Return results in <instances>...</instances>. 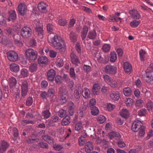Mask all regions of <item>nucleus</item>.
<instances>
[{
    "mask_svg": "<svg viewBox=\"0 0 153 153\" xmlns=\"http://www.w3.org/2000/svg\"><path fill=\"white\" fill-rule=\"evenodd\" d=\"M48 40L50 45L55 49L61 52L65 51L64 42L60 37L55 35L49 38Z\"/></svg>",
    "mask_w": 153,
    "mask_h": 153,
    "instance_id": "1",
    "label": "nucleus"
},
{
    "mask_svg": "<svg viewBox=\"0 0 153 153\" xmlns=\"http://www.w3.org/2000/svg\"><path fill=\"white\" fill-rule=\"evenodd\" d=\"M25 53L27 58L30 60L34 61L37 57L38 53L36 51L29 48L26 50Z\"/></svg>",
    "mask_w": 153,
    "mask_h": 153,
    "instance_id": "2",
    "label": "nucleus"
},
{
    "mask_svg": "<svg viewBox=\"0 0 153 153\" xmlns=\"http://www.w3.org/2000/svg\"><path fill=\"white\" fill-rule=\"evenodd\" d=\"M20 85L21 88V95L22 97L26 96L28 91L29 84L27 80H22L20 82Z\"/></svg>",
    "mask_w": 153,
    "mask_h": 153,
    "instance_id": "3",
    "label": "nucleus"
},
{
    "mask_svg": "<svg viewBox=\"0 0 153 153\" xmlns=\"http://www.w3.org/2000/svg\"><path fill=\"white\" fill-rule=\"evenodd\" d=\"M21 33L22 36L23 38L27 39L31 36L32 30L30 27L25 26L22 28Z\"/></svg>",
    "mask_w": 153,
    "mask_h": 153,
    "instance_id": "4",
    "label": "nucleus"
},
{
    "mask_svg": "<svg viewBox=\"0 0 153 153\" xmlns=\"http://www.w3.org/2000/svg\"><path fill=\"white\" fill-rule=\"evenodd\" d=\"M7 54L8 59L10 61L15 62L18 58L17 53L15 51H10L7 53Z\"/></svg>",
    "mask_w": 153,
    "mask_h": 153,
    "instance_id": "5",
    "label": "nucleus"
},
{
    "mask_svg": "<svg viewBox=\"0 0 153 153\" xmlns=\"http://www.w3.org/2000/svg\"><path fill=\"white\" fill-rule=\"evenodd\" d=\"M105 72L108 74H115L117 72V68L111 65H107L104 68Z\"/></svg>",
    "mask_w": 153,
    "mask_h": 153,
    "instance_id": "6",
    "label": "nucleus"
},
{
    "mask_svg": "<svg viewBox=\"0 0 153 153\" xmlns=\"http://www.w3.org/2000/svg\"><path fill=\"white\" fill-rule=\"evenodd\" d=\"M142 123L139 120L135 121L133 124L131 126L132 130L134 132H137L141 127Z\"/></svg>",
    "mask_w": 153,
    "mask_h": 153,
    "instance_id": "7",
    "label": "nucleus"
},
{
    "mask_svg": "<svg viewBox=\"0 0 153 153\" xmlns=\"http://www.w3.org/2000/svg\"><path fill=\"white\" fill-rule=\"evenodd\" d=\"M70 57L72 64L78 65L80 63V61L78 57L74 53H71Z\"/></svg>",
    "mask_w": 153,
    "mask_h": 153,
    "instance_id": "8",
    "label": "nucleus"
},
{
    "mask_svg": "<svg viewBox=\"0 0 153 153\" xmlns=\"http://www.w3.org/2000/svg\"><path fill=\"white\" fill-rule=\"evenodd\" d=\"M120 94L116 91H111L110 94V98L113 100L117 101L120 98Z\"/></svg>",
    "mask_w": 153,
    "mask_h": 153,
    "instance_id": "9",
    "label": "nucleus"
},
{
    "mask_svg": "<svg viewBox=\"0 0 153 153\" xmlns=\"http://www.w3.org/2000/svg\"><path fill=\"white\" fill-rule=\"evenodd\" d=\"M129 13L131 16V18L134 19H139L141 17L140 14L134 9L130 10Z\"/></svg>",
    "mask_w": 153,
    "mask_h": 153,
    "instance_id": "10",
    "label": "nucleus"
},
{
    "mask_svg": "<svg viewBox=\"0 0 153 153\" xmlns=\"http://www.w3.org/2000/svg\"><path fill=\"white\" fill-rule=\"evenodd\" d=\"M56 75V71L53 69L48 71L47 74V79L50 81H53Z\"/></svg>",
    "mask_w": 153,
    "mask_h": 153,
    "instance_id": "11",
    "label": "nucleus"
},
{
    "mask_svg": "<svg viewBox=\"0 0 153 153\" xmlns=\"http://www.w3.org/2000/svg\"><path fill=\"white\" fill-rule=\"evenodd\" d=\"M48 5L45 3L41 2L38 5V8L39 10L41 12L45 13L47 11L46 7Z\"/></svg>",
    "mask_w": 153,
    "mask_h": 153,
    "instance_id": "12",
    "label": "nucleus"
},
{
    "mask_svg": "<svg viewBox=\"0 0 153 153\" xmlns=\"http://www.w3.org/2000/svg\"><path fill=\"white\" fill-rule=\"evenodd\" d=\"M18 10L20 15H24L27 11L25 5L23 4H20L18 7Z\"/></svg>",
    "mask_w": 153,
    "mask_h": 153,
    "instance_id": "13",
    "label": "nucleus"
},
{
    "mask_svg": "<svg viewBox=\"0 0 153 153\" xmlns=\"http://www.w3.org/2000/svg\"><path fill=\"white\" fill-rule=\"evenodd\" d=\"M93 146L92 143L90 141L87 142L85 146V152L86 153H90L93 150Z\"/></svg>",
    "mask_w": 153,
    "mask_h": 153,
    "instance_id": "14",
    "label": "nucleus"
},
{
    "mask_svg": "<svg viewBox=\"0 0 153 153\" xmlns=\"http://www.w3.org/2000/svg\"><path fill=\"white\" fill-rule=\"evenodd\" d=\"M120 115L125 119H127L130 116L128 111L126 108L122 109L120 112Z\"/></svg>",
    "mask_w": 153,
    "mask_h": 153,
    "instance_id": "15",
    "label": "nucleus"
},
{
    "mask_svg": "<svg viewBox=\"0 0 153 153\" xmlns=\"http://www.w3.org/2000/svg\"><path fill=\"white\" fill-rule=\"evenodd\" d=\"M97 58L98 61L100 63H106L109 61V58L108 57L104 55H102L100 54Z\"/></svg>",
    "mask_w": 153,
    "mask_h": 153,
    "instance_id": "16",
    "label": "nucleus"
},
{
    "mask_svg": "<svg viewBox=\"0 0 153 153\" xmlns=\"http://www.w3.org/2000/svg\"><path fill=\"white\" fill-rule=\"evenodd\" d=\"M8 133L10 135L13 134L15 137H17L19 134L17 129L16 127L10 128L8 130Z\"/></svg>",
    "mask_w": 153,
    "mask_h": 153,
    "instance_id": "17",
    "label": "nucleus"
},
{
    "mask_svg": "<svg viewBox=\"0 0 153 153\" xmlns=\"http://www.w3.org/2000/svg\"><path fill=\"white\" fill-rule=\"evenodd\" d=\"M10 71L14 72H17L19 70V66L15 63H12L10 65Z\"/></svg>",
    "mask_w": 153,
    "mask_h": 153,
    "instance_id": "18",
    "label": "nucleus"
},
{
    "mask_svg": "<svg viewBox=\"0 0 153 153\" xmlns=\"http://www.w3.org/2000/svg\"><path fill=\"white\" fill-rule=\"evenodd\" d=\"M28 75V71L27 69L24 68L20 70L19 77L21 78H25L27 77Z\"/></svg>",
    "mask_w": 153,
    "mask_h": 153,
    "instance_id": "19",
    "label": "nucleus"
},
{
    "mask_svg": "<svg viewBox=\"0 0 153 153\" xmlns=\"http://www.w3.org/2000/svg\"><path fill=\"white\" fill-rule=\"evenodd\" d=\"M82 95L85 99H88L90 98V92L88 89L87 88H84L82 91Z\"/></svg>",
    "mask_w": 153,
    "mask_h": 153,
    "instance_id": "20",
    "label": "nucleus"
},
{
    "mask_svg": "<svg viewBox=\"0 0 153 153\" xmlns=\"http://www.w3.org/2000/svg\"><path fill=\"white\" fill-rule=\"evenodd\" d=\"M123 68L125 72L127 73H130L132 70L131 65L127 62H126L124 63Z\"/></svg>",
    "mask_w": 153,
    "mask_h": 153,
    "instance_id": "21",
    "label": "nucleus"
},
{
    "mask_svg": "<svg viewBox=\"0 0 153 153\" xmlns=\"http://www.w3.org/2000/svg\"><path fill=\"white\" fill-rule=\"evenodd\" d=\"M48 62V59L45 56H41L39 57L38 59V62L40 65H44L46 64Z\"/></svg>",
    "mask_w": 153,
    "mask_h": 153,
    "instance_id": "22",
    "label": "nucleus"
},
{
    "mask_svg": "<svg viewBox=\"0 0 153 153\" xmlns=\"http://www.w3.org/2000/svg\"><path fill=\"white\" fill-rule=\"evenodd\" d=\"M97 37V33L95 30H93L89 31L87 37L90 39H94Z\"/></svg>",
    "mask_w": 153,
    "mask_h": 153,
    "instance_id": "23",
    "label": "nucleus"
},
{
    "mask_svg": "<svg viewBox=\"0 0 153 153\" xmlns=\"http://www.w3.org/2000/svg\"><path fill=\"white\" fill-rule=\"evenodd\" d=\"M146 81L150 84H153V74L151 73H149L146 76Z\"/></svg>",
    "mask_w": 153,
    "mask_h": 153,
    "instance_id": "24",
    "label": "nucleus"
},
{
    "mask_svg": "<svg viewBox=\"0 0 153 153\" xmlns=\"http://www.w3.org/2000/svg\"><path fill=\"white\" fill-rule=\"evenodd\" d=\"M35 30L39 37L42 39L43 37L44 33L42 27L36 28V29H35Z\"/></svg>",
    "mask_w": 153,
    "mask_h": 153,
    "instance_id": "25",
    "label": "nucleus"
},
{
    "mask_svg": "<svg viewBox=\"0 0 153 153\" xmlns=\"http://www.w3.org/2000/svg\"><path fill=\"white\" fill-rule=\"evenodd\" d=\"M71 122V118L70 117L66 116L62 120L61 124L63 126H66L68 125Z\"/></svg>",
    "mask_w": 153,
    "mask_h": 153,
    "instance_id": "26",
    "label": "nucleus"
},
{
    "mask_svg": "<svg viewBox=\"0 0 153 153\" xmlns=\"http://www.w3.org/2000/svg\"><path fill=\"white\" fill-rule=\"evenodd\" d=\"M47 93L50 97H53L55 96L56 92L55 90V88L53 87H49L48 89V90Z\"/></svg>",
    "mask_w": 153,
    "mask_h": 153,
    "instance_id": "27",
    "label": "nucleus"
},
{
    "mask_svg": "<svg viewBox=\"0 0 153 153\" xmlns=\"http://www.w3.org/2000/svg\"><path fill=\"white\" fill-rule=\"evenodd\" d=\"M9 83L10 87H13L16 85L17 83L16 79L13 77H11L9 79Z\"/></svg>",
    "mask_w": 153,
    "mask_h": 153,
    "instance_id": "28",
    "label": "nucleus"
},
{
    "mask_svg": "<svg viewBox=\"0 0 153 153\" xmlns=\"http://www.w3.org/2000/svg\"><path fill=\"white\" fill-rule=\"evenodd\" d=\"M42 138L50 144H52L53 143V139L48 135H43L42 136Z\"/></svg>",
    "mask_w": 153,
    "mask_h": 153,
    "instance_id": "29",
    "label": "nucleus"
},
{
    "mask_svg": "<svg viewBox=\"0 0 153 153\" xmlns=\"http://www.w3.org/2000/svg\"><path fill=\"white\" fill-rule=\"evenodd\" d=\"M96 119L97 122L100 124L103 123L106 120L105 117L102 115H100L97 117Z\"/></svg>",
    "mask_w": 153,
    "mask_h": 153,
    "instance_id": "30",
    "label": "nucleus"
},
{
    "mask_svg": "<svg viewBox=\"0 0 153 153\" xmlns=\"http://www.w3.org/2000/svg\"><path fill=\"white\" fill-rule=\"evenodd\" d=\"M90 108L91 110V113L92 115L96 116L99 114V110L97 107H94Z\"/></svg>",
    "mask_w": 153,
    "mask_h": 153,
    "instance_id": "31",
    "label": "nucleus"
},
{
    "mask_svg": "<svg viewBox=\"0 0 153 153\" xmlns=\"http://www.w3.org/2000/svg\"><path fill=\"white\" fill-rule=\"evenodd\" d=\"M9 17L14 20L16 19V15L15 11L14 10H11L9 12Z\"/></svg>",
    "mask_w": 153,
    "mask_h": 153,
    "instance_id": "32",
    "label": "nucleus"
},
{
    "mask_svg": "<svg viewBox=\"0 0 153 153\" xmlns=\"http://www.w3.org/2000/svg\"><path fill=\"white\" fill-rule=\"evenodd\" d=\"M80 88V87H79L78 88H76L74 91V95L76 98L78 99L80 97L81 93Z\"/></svg>",
    "mask_w": 153,
    "mask_h": 153,
    "instance_id": "33",
    "label": "nucleus"
},
{
    "mask_svg": "<svg viewBox=\"0 0 153 153\" xmlns=\"http://www.w3.org/2000/svg\"><path fill=\"white\" fill-rule=\"evenodd\" d=\"M110 61L112 62H114L117 59L116 53L115 52H111L110 53Z\"/></svg>",
    "mask_w": 153,
    "mask_h": 153,
    "instance_id": "34",
    "label": "nucleus"
},
{
    "mask_svg": "<svg viewBox=\"0 0 153 153\" xmlns=\"http://www.w3.org/2000/svg\"><path fill=\"white\" fill-rule=\"evenodd\" d=\"M140 22V20H134L130 22V25L132 27L135 28L138 26Z\"/></svg>",
    "mask_w": 153,
    "mask_h": 153,
    "instance_id": "35",
    "label": "nucleus"
},
{
    "mask_svg": "<svg viewBox=\"0 0 153 153\" xmlns=\"http://www.w3.org/2000/svg\"><path fill=\"white\" fill-rule=\"evenodd\" d=\"M123 93L125 95L128 96L131 94V91L129 87H126L123 89Z\"/></svg>",
    "mask_w": 153,
    "mask_h": 153,
    "instance_id": "36",
    "label": "nucleus"
},
{
    "mask_svg": "<svg viewBox=\"0 0 153 153\" xmlns=\"http://www.w3.org/2000/svg\"><path fill=\"white\" fill-rule=\"evenodd\" d=\"M100 89V87L98 84H94L92 88V91L94 94H97Z\"/></svg>",
    "mask_w": 153,
    "mask_h": 153,
    "instance_id": "37",
    "label": "nucleus"
},
{
    "mask_svg": "<svg viewBox=\"0 0 153 153\" xmlns=\"http://www.w3.org/2000/svg\"><path fill=\"white\" fill-rule=\"evenodd\" d=\"M70 40L73 42H76L77 40V36L73 32H71L69 35Z\"/></svg>",
    "mask_w": 153,
    "mask_h": 153,
    "instance_id": "38",
    "label": "nucleus"
},
{
    "mask_svg": "<svg viewBox=\"0 0 153 153\" xmlns=\"http://www.w3.org/2000/svg\"><path fill=\"white\" fill-rule=\"evenodd\" d=\"M138 115L140 116H145L147 114V110L145 108H142L139 110Z\"/></svg>",
    "mask_w": 153,
    "mask_h": 153,
    "instance_id": "39",
    "label": "nucleus"
},
{
    "mask_svg": "<svg viewBox=\"0 0 153 153\" xmlns=\"http://www.w3.org/2000/svg\"><path fill=\"white\" fill-rule=\"evenodd\" d=\"M55 63L57 66L61 67L63 66L64 63L62 59L59 58L56 59Z\"/></svg>",
    "mask_w": 153,
    "mask_h": 153,
    "instance_id": "40",
    "label": "nucleus"
},
{
    "mask_svg": "<svg viewBox=\"0 0 153 153\" xmlns=\"http://www.w3.org/2000/svg\"><path fill=\"white\" fill-rule=\"evenodd\" d=\"M68 94L67 89L63 86H61L59 89V94L66 95Z\"/></svg>",
    "mask_w": 153,
    "mask_h": 153,
    "instance_id": "41",
    "label": "nucleus"
},
{
    "mask_svg": "<svg viewBox=\"0 0 153 153\" xmlns=\"http://www.w3.org/2000/svg\"><path fill=\"white\" fill-rule=\"evenodd\" d=\"M55 81L57 85H60L62 83V77L59 75H57L55 77Z\"/></svg>",
    "mask_w": 153,
    "mask_h": 153,
    "instance_id": "42",
    "label": "nucleus"
},
{
    "mask_svg": "<svg viewBox=\"0 0 153 153\" xmlns=\"http://www.w3.org/2000/svg\"><path fill=\"white\" fill-rule=\"evenodd\" d=\"M108 84L112 88H115L117 87V81L112 79Z\"/></svg>",
    "mask_w": 153,
    "mask_h": 153,
    "instance_id": "43",
    "label": "nucleus"
},
{
    "mask_svg": "<svg viewBox=\"0 0 153 153\" xmlns=\"http://www.w3.org/2000/svg\"><path fill=\"white\" fill-rule=\"evenodd\" d=\"M58 23L59 25L64 26L67 24V20L64 19H61L58 20Z\"/></svg>",
    "mask_w": 153,
    "mask_h": 153,
    "instance_id": "44",
    "label": "nucleus"
},
{
    "mask_svg": "<svg viewBox=\"0 0 153 153\" xmlns=\"http://www.w3.org/2000/svg\"><path fill=\"white\" fill-rule=\"evenodd\" d=\"M60 96L59 100L62 104H63L66 102V95L59 94Z\"/></svg>",
    "mask_w": 153,
    "mask_h": 153,
    "instance_id": "45",
    "label": "nucleus"
},
{
    "mask_svg": "<svg viewBox=\"0 0 153 153\" xmlns=\"http://www.w3.org/2000/svg\"><path fill=\"white\" fill-rule=\"evenodd\" d=\"M96 100L95 99L92 98L89 101V106L90 108L96 107L95 105L96 104Z\"/></svg>",
    "mask_w": 153,
    "mask_h": 153,
    "instance_id": "46",
    "label": "nucleus"
},
{
    "mask_svg": "<svg viewBox=\"0 0 153 153\" xmlns=\"http://www.w3.org/2000/svg\"><path fill=\"white\" fill-rule=\"evenodd\" d=\"M102 78L103 79L104 81L108 84L109 83L111 80V78L108 75L105 74L103 75Z\"/></svg>",
    "mask_w": 153,
    "mask_h": 153,
    "instance_id": "47",
    "label": "nucleus"
},
{
    "mask_svg": "<svg viewBox=\"0 0 153 153\" xmlns=\"http://www.w3.org/2000/svg\"><path fill=\"white\" fill-rule=\"evenodd\" d=\"M138 136L140 137H143L145 134V129L144 126H141L140 129L139 130Z\"/></svg>",
    "mask_w": 153,
    "mask_h": 153,
    "instance_id": "48",
    "label": "nucleus"
},
{
    "mask_svg": "<svg viewBox=\"0 0 153 153\" xmlns=\"http://www.w3.org/2000/svg\"><path fill=\"white\" fill-rule=\"evenodd\" d=\"M37 68V65L36 64H32L29 67V70L30 72H33L36 71Z\"/></svg>",
    "mask_w": 153,
    "mask_h": 153,
    "instance_id": "49",
    "label": "nucleus"
},
{
    "mask_svg": "<svg viewBox=\"0 0 153 153\" xmlns=\"http://www.w3.org/2000/svg\"><path fill=\"white\" fill-rule=\"evenodd\" d=\"M83 71L87 73H89L91 71V67L88 65H83Z\"/></svg>",
    "mask_w": 153,
    "mask_h": 153,
    "instance_id": "50",
    "label": "nucleus"
},
{
    "mask_svg": "<svg viewBox=\"0 0 153 153\" xmlns=\"http://www.w3.org/2000/svg\"><path fill=\"white\" fill-rule=\"evenodd\" d=\"M146 54L145 51L143 50H141L139 51V55L140 59L141 61H143L145 58V55Z\"/></svg>",
    "mask_w": 153,
    "mask_h": 153,
    "instance_id": "51",
    "label": "nucleus"
},
{
    "mask_svg": "<svg viewBox=\"0 0 153 153\" xmlns=\"http://www.w3.org/2000/svg\"><path fill=\"white\" fill-rule=\"evenodd\" d=\"M69 74L71 77L74 79H75L76 78V75L74 68H70Z\"/></svg>",
    "mask_w": 153,
    "mask_h": 153,
    "instance_id": "52",
    "label": "nucleus"
},
{
    "mask_svg": "<svg viewBox=\"0 0 153 153\" xmlns=\"http://www.w3.org/2000/svg\"><path fill=\"white\" fill-rule=\"evenodd\" d=\"M115 107V105L111 103H108L107 105V110L108 111H112Z\"/></svg>",
    "mask_w": 153,
    "mask_h": 153,
    "instance_id": "53",
    "label": "nucleus"
},
{
    "mask_svg": "<svg viewBox=\"0 0 153 153\" xmlns=\"http://www.w3.org/2000/svg\"><path fill=\"white\" fill-rule=\"evenodd\" d=\"M146 108L148 110L151 111L153 108V103L151 101H149L147 103Z\"/></svg>",
    "mask_w": 153,
    "mask_h": 153,
    "instance_id": "54",
    "label": "nucleus"
},
{
    "mask_svg": "<svg viewBox=\"0 0 153 153\" xmlns=\"http://www.w3.org/2000/svg\"><path fill=\"white\" fill-rule=\"evenodd\" d=\"M110 48V45L108 44H104L102 46V49L104 52H106L109 51Z\"/></svg>",
    "mask_w": 153,
    "mask_h": 153,
    "instance_id": "55",
    "label": "nucleus"
},
{
    "mask_svg": "<svg viewBox=\"0 0 153 153\" xmlns=\"http://www.w3.org/2000/svg\"><path fill=\"white\" fill-rule=\"evenodd\" d=\"M48 95L47 92L45 91H43L41 92L40 96L43 99L46 100Z\"/></svg>",
    "mask_w": 153,
    "mask_h": 153,
    "instance_id": "56",
    "label": "nucleus"
},
{
    "mask_svg": "<svg viewBox=\"0 0 153 153\" xmlns=\"http://www.w3.org/2000/svg\"><path fill=\"white\" fill-rule=\"evenodd\" d=\"M82 123L79 122L77 123L75 125V129L76 131H79L82 128Z\"/></svg>",
    "mask_w": 153,
    "mask_h": 153,
    "instance_id": "57",
    "label": "nucleus"
},
{
    "mask_svg": "<svg viewBox=\"0 0 153 153\" xmlns=\"http://www.w3.org/2000/svg\"><path fill=\"white\" fill-rule=\"evenodd\" d=\"M109 88L108 87L103 86L101 90V91L102 94H106L109 92Z\"/></svg>",
    "mask_w": 153,
    "mask_h": 153,
    "instance_id": "58",
    "label": "nucleus"
},
{
    "mask_svg": "<svg viewBox=\"0 0 153 153\" xmlns=\"http://www.w3.org/2000/svg\"><path fill=\"white\" fill-rule=\"evenodd\" d=\"M33 103V100L32 97H28L26 101V105L27 106H30Z\"/></svg>",
    "mask_w": 153,
    "mask_h": 153,
    "instance_id": "59",
    "label": "nucleus"
},
{
    "mask_svg": "<svg viewBox=\"0 0 153 153\" xmlns=\"http://www.w3.org/2000/svg\"><path fill=\"white\" fill-rule=\"evenodd\" d=\"M125 103L127 106H130L133 104V100L131 98L126 99L125 100Z\"/></svg>",
    "mask_w": 153,
    "mask_h": 153,
    "instance_id": "60",
    "label": "nucleus"
},
{
    "mask_svg": "<svg viewBox=\"0 0 153 153\" xmlns=\"http://www.w3.org/2000/svg\"><path fill=\"white\" fill-rule=\"evenodd\" d=\"M42 115L44 118H48L50 115V113L48 110H45L42 112Z\"/></svg>",
    "mask_w": 153,
    "mask_h": 153,
    "instance_id": "61",
    "label": "nucleus"
},
{
    "mask_svg": "<svg viewBox=\"0 0 153 153\" xmlns=\"http://www.w3.org/2000/svg\"><path fill=\"white\" fill-rule=\"evenodd\" d=\"M65 82L67 83V85L69 88H72L73 87L74 83L72 80L69 79L67 80Z\"/></svg>",
    "mask_w": 153,
    "mask_h": 153,
    "instance_id": "62",
    "label": "nucleus"
},
{
    "mask_svg": "<svg viewBox=\"0 0 153 153\" xmlns=\"http://www.w3.org/2000/svg\"><path fill=\"white\" fill-rule=\"evenodd\" d=\"M66 111L63 109L60 110L58 112V115L61 117L62 118L65 116Z\"/></svg>",
    "mask_w": 153,
    "mask_h": 153,
    "instance_id": "63",
    "label": "nucleus"
},
{
    "mask_svg": "<svg viewBox=\"0 0 153 153\" xmlns=\"http://www.w3.org/2000/svg\"><path fill=\"white\" fill-rule=\"evenodd\" d=\"M53 26L50 24H48L47 25V29L48 33H51L53 31Z\"/></svg>",
    "mask_w": 153,
    "mask_h": 153,
    "instance_id": "64",
    "label": "nucleus"
}]
</instances>
